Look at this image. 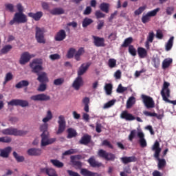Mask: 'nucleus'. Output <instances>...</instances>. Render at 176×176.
I'll return each instance as SVG.
<instances>
[{
	"label": "nucleus",
	"instance_id": "nucleus-28",
	"mask_svg": "<svg viewBox=\"0 0 176 176\" xmlns=\"http://www.w3.org/2000/svg\"><path fill=\"white\" fill-rule=\"evenodd\" d=\"M80 173L82 176H100L98 173L93 172L87 168H81Z\"/></svg>",
	"mask_w": 176,
	"mask_h": 176
},
{
	"label": "nucleus",
	"instance_id": "nucleus-13",
	"mask_svg": "<svg viewBox=\"0 0 176 176\" xmlns=\"http://www.w3.org/2000/svg\"><path fill=\"white\" fill-rule=\"evenodd\" d=\"M170 82H167V81H164V84H163V87L162 89L161 90V96L163 98L167 96V97H170V93L171 91L170 90Z\"/></svg>",
	"mask_w": 176,
	"mask_h": 176
},
{
	"label": "nucleus",
	"instance_id": "nucleus-5",
	"mask_svg": "<svg viewBox=\"0 0 176 176\" xmlns=\"http://www.w3.org/2000/svg\"><path fill=\"white\" fill-rule=\"evenodd\" d=\"M98 156L100 159H104L107 162H115L116 155L112 153H108L104 149H99L98 151Z\"/></svg>",
	"mask_w": 176,
	"mask_h": 176
},
{
	"label": "nucleus",
	"instance_id": "nucleus-52",
	"mask_svg": "<svg viewBox=\"0 0 176 176\" xmlns=\"http://www.w3.org/2000/svg\"><path fill=\"white\" fill-rule=\"evenodd\" d=\"M137 135V130L135 129H133L131 131L128 138H129V140L131 142H133V140H134V138Z\"/></svg>",
	"mask_w": 176,
	"mask_h": 176
},
{
	"label": "nucleus",
	"instance_id": "nucleus-24",
	"mask_svg": "<svg viewBox=\"0 0 176 176\" xmlns=\"http://www.w3.org/2000/svg\"><path fill=\"white\" fill-rule=\"evenodd\" d=\"M27 153L29 156H41L42 155V149L31 148L28 150Z\"/></svg>",
	"mask_w": 176,
	"mask_h": 176
},
{
	"label": "nucleus",
	"instance_id": "nucleus-25",
	"mask_svg": "<svg viewBox=\"0 0 176 176\" xmlns=\"http://www.w3.org/2000/svg\"><path fill=\"white\" fill-rule=\"evenodd\" d=\"M37 80H38L40 83H48L49 78L47 77V74H46V72H43L37 74Z\"/></svg>",
	"mask_w": 176,
	"mask_h": 176
},
{
	"label": "nucleus",
	"instance_id": "nucleus-35",
	"mask_svg": "<svg viewBox=\"0 0 176 176\" xmlns=\"http://www.w3.org/2000/svg\"><path fill=\"white\" fill-rule=\"evenodd\" d=\"M174 45V36H171L165 45V49L166 52H170L173 49V45Z\"/></svg>",
	"mask_w": 176,
	"mask_h": 176
},
{
	"label": "nucleus",
	"instance_id": "nucleus-64",
	"mask_svg": "<svg viewBox=\"0 0 176 176\" xmlns=\"http://www.w3.org/2000/svg\"><path fill=\"white\" fill-rule=\"evenodd\" d=\"M67 173L69 176H80L78 172H75L71 170H67Z\"/></svg>",
	"mask_w": 176,
	"mask_h": 176
},
{
	"label": "nucleus",
	"instance_id": "nucleus-46",
	"mask_svg": "<svg viewBox=\"0 0 176 176\" xmlns=\"http://www.w3.org/2000/svg\"><path fill=\"white\" fill-rule=\"evenodd\" d=\"M112 88H113L112 84L108 83L105 85L104 90L107 96H111V94H112Z\"/></svg>",
	"mask_w": 176,
	"mask_h": 176
},
{
	"label": "nucleus",
	"instance_id": "nucleus-14",
	"mask_svg": "<svg viewBox=\"0 0 176 176\" xmlns=\"http://www.w3.org/2000/svg\"><path fill=\"white\" fill-rule=\"evenodd\" d=\"M32 101H50V96L45 94L34 95L30 97Z\"/></svg>",
	"mask_w": 176,
	"mask_h": 176
},
{
	"label": "nucleus",
	"instance_id": "nucleus-49",
	"mask_svg": "<svg viewBox=\"0 0 176 176\" xmlns=\"http://www.w3.org/2000/svg\"><path fill=\"white\" fill-rule=\"evenodd\" d=\"M76 52V50L75 48H70L67 54V58H74V56H75V53Z\"/></svg>",
	"mask_w": 176,
	"mask_h": 176
},
{
	"label": "nucleus",
	"instance_id": "nucleus-30",
	"mask_svg": "<svg viewBox=\"0 0 176 176\" xmlns=\"http://www.w3.org/2000/svg\"><path fill=\"white\" fill-rule=\"evenodd\" d=\"M89 67H90V63H89L86 64L85 63L82 64L78 71V76H82V75H83L86 72V71L89 69Z\"/></svg>",
	"mask_w": 176,
	"mask_h": 176
},
{
	"label": "nucleus",
	"instance_id": "nucleus-22",
	"mask_svg": "<svg viewBox=\"0 0 176 176\" xmlns=\"http://www.w3.org/2000/svg\"><path fill=\"white\" fill-rule=\"evenodd\" d=\"M40 173L41 174H45L46 175H48V176H53L57 172H56V170L53 168L45 167V168H41Z\"/></svg>",
	"mask_w": 176,
	"mask_h": 176
},
{
	"label": "nucleus",
	"instance_id": "nucleus-32",
	"mask_svg": "<svg viewBox=\"0 0 176 176\" xmlns=\"http://www.w3.org/2000/svg\"><path fill=\"white\" fill-rule=\"evenodd\" d=\"M138 54L140 58H145L148 56V51L142 47H139L138 48Z\"/></svg>",
	"mask_w": 176,
	"mask_h": 176
},
{
	"label": "nucleus",
	"instance_id": "nucleus-1",
	"mask_svg": "<svg viewBox=\"0 0 176 176\" xmlns=\"http://www.w3.org/2000/svg\"><path fill=\"white\" fill-rule=\"evenodd\" d=\"M151 149L153 152H155L154 157H155V159L158 160V170H162V168H164V167H166L167 162H166L165 159H160V152H162V148H160V143H159L157 141H155Z\"/></svg>",
	"mask_w": 176,
	"mask_h": 176
},
{
	"label": "nucleus",
	"instance_id": "nucleus-16",
	"mask_svg": "<svg viewBox=\"0 0 176 176\" xmlns=\"http://www.w3.org/2000/svg\"><path fill=\"white\" fill-rule=\"evenodd\" d=\"M34 57V56H32L31 54H30L29 52H23L21 55V58L19 60V63L21 65H25V64H27V63H29L30 60H31V58Z\"/></svg>",
	"mask_w": 176,
	"mask_h": 176
},
{
	"label": "nucleus",
	"instance_id": "nucleus-9",
	"mask_svg": "<svg viewBox=\"0 0 176 176\" xmlns=\"http://www.w3.org/2000/svg\"><path fill=\"white\" fill-rule=\"evenodd\" d=\"M8 105H11V107H14V105H15L16 107L19 106L22 108H25V107H28V105H30V103L28 100L21 99H12L11 101L8 102Z\"/></svg>",
	"mask_w": 176,
	"mask_h": 176
},
{
	"label": "nucleus",
	"instance_id": "nucleus-37",
	"mask_svg": "<svg viewBox=\"0 0 176 176\" xmlns=\"http://www.w3.org/2000/svg\"><path fill=\"white\" fill-rule=\"evenodd\" d=\"M85 53V48L80 47L74 54V58L76 61H80V56Z\"/></svg>",
	"mask_w": 176,
	"mask_h": 176
},
{
	"label": "nucleus",
	"instance_id": "nucleus-61",
	"mask_svg": "<svg viewBox=\"0 0 176 176\" xmlns=\"http://www.w3.org/2000/svg\"><path fill=\"white\" fill-rule=\"evenodd\" d=\"M168 98H170V96H164V98H162V100L163 101H165V102H168L169 104L176 105V100H170Z\"/></svg>",
	"mask_w": 176,
	"mask_h": 176
},
{
	"label": "nucleus",
	"instance_id": "nucleus-29",
	"mask_svg": "<svg viewBox=\"0 0 176 176\" xmlns=\"http://www.w3.org/2000/svg\"><path fill=\"white\" fill-rule=\"evenodd\" d=\"M138 137L140 138L139 144L141 148H146L147 144H146V140L144 138L145 135H144V133L138 132Z\"/></svg>",
	"mask_w": 176,
	"mask_h": 176
},
{
	"label": "nucleus",
	"instance_id": "nucleus-63",
	"mask_svg": "<svg viewBox=\"0 0 176 176\" xmlns=\"http://www.w3.org/2000/svg\"><path fill=\"white\" fill-rule=\"evenodd\" d=\"M166 14H168V16H171V14L174 13V7L173 6L167 7L166 10Z\"/></svg>",
	"mask_w": 176,
	"mask_h": 176
},
{
	"label": "nucleus",
	"instance_id": "nucleus-21",
	"mask_svg": "<svg viewBox=\"0 0 176 176\" xmlns=\"http://www.w3.org/2000/svg\"><path fill=\"white\" fill-rule=\"evenodd\" d=\"M28 16V17L33 19L34 21H39V20L43 17V12L42 11H38L36 13L29 12Z\"/></svg>",
	"mask_w": 176,
	"mask_h": 176
},
{
	"label": "nucleus",
	"instance_id": "nucleus-6",
	"mask_svg": "<svg viewBox=\"0 0 176 176\" xmlns=\"http://www.w3.org/2000/svg\"><path fill=\"white\" fill-rule=\"evenodd\" d=\"M35 38L38 43H46V39H45V28L36 27Z\"/></svg>",
	"mask_w": 176,
	"mask_h": 176
},
{
	"label": "nucleus",
	"instance_id": "nucleus-31",
	"mask_svg": "<svg viewBox=\"0 0 176 176\" xmlns=\"http://www.w3.org/2000/svg\"><path fill=\"white\" fill-rule=\"evenodd\" d=\"M50 13L53 16H59L60 14H64L65 11L64 9L61 8H55L50 10Z\"/></svg>",
	"mask_w": 176,
	"mask_h": 176
},
{
	"label": "nucleus",
	"instance_id": "nucleus-56",
	"mask_svg": "<svg viewBox=\"0 0 176 176\" xmlns=\"http://www.w3.org/2000/svg\"><path fill=\"white\" fill-rule=\"evenodd\" d=\"M108 65L109 68H115L116 67V60L114 58L109 59Z\"/></svg>",
	"mask_w": 176,
	"mask_h": 176
},
{
	"label": "nucleus",
	"instance_id": "nucleus-48",
	"mask_svg": "<svg viewBox=\"0 0 176 176\" xmlns=\"http://www.w3.org/2000/svg\"><path fill=\"white\" fill-rule=\"evenodd\" d=\"M143 113L145 115V116H150L151 118H157V119H160V116H157V113L155 112L151 113L149 111H143Z\"/></svg>",
	"mask_w": 176,
	"mask_h": 176
},
{
	"label": "nucleus",
	"instance_id": "nucleus-59",
	"mask_svg": "<svg viewBox=\"0 0 176 176\" xmlns=\"http://www.w3.org/2000/svg\"><path fill=\"white\" fill-rule=\"evenodd\" d=\"M95 16L96 19H104L105 14L102 13L100 10H96L95 12Z\"/></svg>",
	"mask_w": 176,
	"mask_h": 176
},
{
	"label": "nucleus",
	"instance_id": "nucleus-58",
	"mask_svg": "<svg viewBox=\"0 0 176 176\" xmlns=\"http://www.w3.org/2000/svg\"><path fill=\"white\" fill-rule=\"evenodd\" d=\"M0 142H3L6 144H9V142H12V138L8 136L0 138Z\"/></svg>",
	"mask_w": 176,
	"mask_h": 176
},
{
	"label": "nucleus",
	"instance_id": "nucleus-36",
	"mask_svg": "<svg viewBox=\"0 0 176 176\" xmlns=\"http://www.w3.org/2000/svg\"><path fill=\"white\" fill-rule=\"evenodd\" d=\"M171 64H173V58H166L163 60L162 62V68L163 69H166L167 68H168V67H170V65H171Z\"/></svg>",
	"mask_w": 176,
	"mask_h": 176
},
{
	"label": "nucleus",
	"instance_id": "nucleus-60",
	"mask_svg": "<svg viewBox=\"0 0 176 176\" xmlns=\"http://www.w3.org/2000/svg\"><path fill=\"white\" fill-rule=\"evenodd\" d=\"M47 87V85H46V82H41L40 84L39 87H38L37 90L38 91H45Z\"/></svg>",
	"mask_w": 176,
	"mask_h": 176
},
{
	"label": "nucleus",
	"instance_id": "nucleus-20",
	"mask_svg": "<svg viewBox=\"0 0 176 176\" xmlns=\"http://www.w3.org/2000/svg\"><path fill=\"white\" fill-rule=\"evenodd\" d=\"M67 38V33H65V30H59L54 36V39L56 42H61L64 41Z\"/></svg>",
	"mask_w": 176,
	"mask_h": 176
},
{
	"label": "nucleus",
	"instance_id": "nucleus-45",
	"mask_svg": "<svg viewBox=\"0 0 176 176\" xmlns=\"http://www.w3.org/2000/svg\"><path fill=\"white\" fill-rule=\"evenodd\" d=\"M79 151L76 148H71L69 150H67L65 151L63 155V156H68V155H74L75 153H78Z\"/></svg>",
	"mask_w": 176,
	"mask_h": 176
},
{
	"label": "nucleus",
	"instance_id": "nucleus-8",
	"mask_svg": "<svg viewBox=\"0 0 176 176\" xmlns=\"http://www.w3.org/2000/svg\"><path fill=\"white\" fill-rule=\"evenodd\" d=\"M53 119V114L52 113V111L50 110H48L47 111V115L45 118L43 119V122L44 124L40 126V131H43L44 134L47 131V127H49V124H47V122L50 120H52Z\"/></svg>",
	"mask_w": 176,
	"mask_h": 176
},
{
	"label": "nucleus",
	"instance_id": "nucleus-4",
	"mask_svg": "<svg viewBox=\"0 0 176 176\" xmlns=\"http://www.w3.org/2000/svg\"><path fill=\"white\" fill-rule=\"evenodd\" d=\"M30 67L32 69L33 74L39 75L41 71H43V67H42V60L40 59H34L30 64Z\"/></svg>",
	"mask_w": 176,
	"mask_h": 176
},
{
	"label": "nucleus",
	"instance_id": "nucleus-39",
	"mask_svg": "<svg viewBox=\"0 0 176 176\" xmlns=\"http://www.w3.org/2000/svg\"><path fill=\"white\" fill-rule=\"evenodd\" d=\"M94 22V21H93V19L90 18H85L82 23V28H87V27H89V25H90V24H92V23Z\"/></svg>",
	"mask_w": 176,
	"mask_h": 176
},
{
	"label": "nucleus",
	"instance_id": "nucleus-38",
	"mask_svg": "<svg viewBox=\"0 0 176 176\" xmlns=\"http://www.w3.org/2000/svg\"><path fill=\"white\" fill-rule=\"evenodd\" d=\"M99 8L102 12H104V13H109V3H102Z\"/></svg>",
	"mask_w": 176,
	"mask_h": 176
},
{
	"label": "nucleus",
	"instance_id": "nucleus-51",
	"mask_svg": "<svg viewBox=\"0 0 176 176\" xmlns=\"http://www.w3.org/2000/svg\"><path fill=\"white\" fill-rule=\"evenodd\" d=\"M65 82L64 78H56L54 80V86H61Z\"/></svg>",
	"mask_w": 176,
	"mask_h": 176
},
{
	"label": "nucleus",
	"instance_id": "nucleus-23",
	"mask_svg": "<svg viewBox=\"0 0 176 176\" xmlns=\"http://www.w3.org/2000/svg\"><path fill=\"white\" fill-rule=\"evenodd\" d=\"M81 86H83V78L82 76H78L74 81L72 87L75 90H79Z\"/></svg>",
	"mask_w": 176,
	"mask_h": 176
},
{
	"label": "nucleus",
	"instance_id": "nucleus-7",
	"mask_svg": "<svg viewBox=\"0 0 176 176\" xmlns=\"http://www.w3.org/2000/svg\"><path fill=\"white\" fill-rule=\"evenodd\" d=\"M159 12H160V8H157L151 11H148L145 15L142 16V23H143V24L149 23L151 21V18L157 16Z\"/></svg>",
	"mask_w": 176,
	"mask_h": 176
},
{
	"label": "nucleus",
	"instance_id": "nucleus-40",
	"mask_svg": "<svg viewBox=\"0 0 176 176\" xmlns=\"http://www.w3.org/2000/svg\"><path fill=\"white\" fill-rule=\"evenodd\" d=\"M12 155L18 163H23V162L25 160V158L24 157V156L19 155V154L16 151H14Z\"/></svg>",
	"mask_w": 176,
	"mask_h": 176
},
{
	"label": "nucleus",
	"instance_id": "nucleus-10",
	"mask_svg": "<svg viewBox=\"0 0 176 176\" xmlns=\"http://www.w3.org/2000/svg\"><path fill=\"white\" fill-rule=\"evenodd\" d=\"M58 128L56 131V134H61L65 131V127L67 126V122H65V117L64 116L60 115L58 117Z\"/></svg>",
	"mask_w": 176,
	"mask_h": 176
},
{
	"label": "nucleus",
	"instance_id": "nucleus-12",
	"mask_svg": "<svg viewBox=\"0 0 176 176\" xmlns=\"http://www.w3.org/2000/svg\"><path fill=\"white\" fill-rule=\"evenodd\" d=\"M41 146H47V145H50L52 144H54V142H56V138H50L47 137V135L46 133H43L41 134Z\"/></svg>",
	"mask_w": 176,
	"mask_h": 176
},
{
	"label": "nucleus",
	"instance_id": "nucleus-18",
	"mask_svg": "<svg viewBox=\"0 0 176 176\" xmlns=\"http://www.w3.org/2000/svg\"><path fill=\"white\" fill-rule=\"evenodd\" d=\"M12 148L10 146L5 147L4 148H0V157L4 159H8L10 153H12Z\"/></svg>",
	"mask_w": 176,
	"mask_h": 176
},
{
	"label": "nucleus",
	"instance_id": "nucleus-57",
	"mask_svg": "<svg viewBox=\"0 0 176 176\" xmlns=\"http://www.w3.org/2000/svg\"><path fill=\"white\" fill-rule=\"evenodd\" d=\"M153 39H155V33L153 32H150L147 36L146 41L150 42V43H152V42H153Z\"/></svg>",
	"mask_w": 176,
	"mask_h": 176
},
{
	"label": "nucleus",
	"instance_id": "nucleus-27",
	"mask_svg": "<svg viewBox=\"0 0 176 176\" xmlns=\"http://www.w3.org/2000/svg\"><path fill=\"white\" fill-rule=\"evenodd\" d=\"M121 162L123 164H129V163H135L137 162V157L135 156L131 157H121Z\"/></svg>",
	"mask_w": 176,
	"mask_h": 176
},
{
	"label": "nucleus",
	"instance_id": "nucleus-44",
	"mask_svg": "<svg viewBox=\"0 0 176 176\" xmlns=\"http://www.w3.org/2000/svg\"><path fill=\"white\" fill-rule=\"evenodd\" d=\"M133 43V38L132 37H129L125 38L124 41V43L121 45V47H128V46H130Z\"/></svg>",
	"mask_w": 176,
	"mask_h": 176
},
{
	"label": "nucleus",
	"instance_id": "nucleus-41",
	"mask_svg": "<svg viewBox=\"0 0 176 176\" xmlns=\"http://www.w3.org/2000/svg\"><path fill=\"white\" fill-rule=\"evenodd\" d=\"M13 49V47L10 45H6L0 51V54H8L10 50Z\"/></svg>",
	"mask_w": 176,
	"mask_h": 176
},
{
	"label": "nucleus",
	"instance_id": "nucleus-62",
	"mask_svg": "<svg viewBox=\"0 0 176 176\" xmlns=\"http://www.w3.org/2000/svg\"><path fill=\"white\" fill-rule=\"evenodd\" d=\"M117 35H118V33L116 32L111 33L108 36V39H110V41H116V38H118Z\"/></svg>",
	"mask_w": 176,
	"mask_h": 176
},
{
	"label": "nucleus",
	"instance_id": "nucleus-2",
	"mask_svg": "<svg viewBox=\"0 0 176 176\" xmlns=\"http://www.w3.org/2000/svg\"><path fill=\"white\" fill-rule=\"evenodd\" d=\"M1 133L4 134V135H14L15 137H23L28 134V131H27L19 130L13 127L3 129Z\"/></svg>",
	"mask_w": 176,
	"mask_h": 176
},
{
	"label": "nucleus",
	"instance_id": "nucleus-47",
	"mask_svg": "<svg viewBox=\"0 0 176 176\" xmlns=\"http://www.w3.org/2000/svg\"><path fill=\"white\" fill-rule=\"evenodd\" d=\"M146 10V6L144 5L143 6L139 7V8L134 12L135 16H140L143 12H145Z\"/></svg>",
	"mask_w": 176,
	"mask_h": 176
},
{
	"label": "nucleus",
	"instance_id": "nucleus-19",
	"mask_svg": "<svg viewBox=\"0 0 176 176\" xmlns=\"http://www.w3.org/2000/svg\"><path fill=\"white\" fill-rule=\"evenodd\" d=\"M121 119H124L126 122H131L135 120V117L133 114L129 113L127 111H123L120 114Z\"/></svg>",
	"mask_w": 176,
	"mask_h": 176
},
{
	"label": "nucleus",
	"instance_id": "nucleus-43",
	"mask_svg": "<svg viewBox=\"0 0 176 176\" xmlns=\"http://www.w3.org/2000/svg\"><path fill=\"white\" fill-rule=\"evenodd\" d=\"M67 138H74V137H76V135H78L76 131L72 128H69L67 129Z\"/></svg>",
	"mask_w": 176,
	"mask_h": 176
},
{
	"label": "nucleus",
	"instance_id": "nucleus-26",
	"mask_svg": "<svg viewBox=\"0 0 176 176\" xmlns=\"http://www.w3.org/2000/svg\"><path fill=\"white\" fill-rule=\"evenodd\" d=\"M91 142V136L89 134L84 135L79 140V144L81 145H89Z\"/></svg>",
	"mask_w": 176,
	"mask_h": 176
},
{
	"label": "nucleus",
	"instance_id": "nucleus-55",
	"mask_svg": "<svg viewBox=\"0 0 176 176\" xmlns=\"http://www.w3.org/2000/svg\"><path fill=\"white\" fill-rule=\"evenodd\" d=\"M12 79H13V74H12V73H10V72L7 73L6 75L5 81L3 82V85H6V83H8V82L12 80Z\"/></svg>",
	"mask_w": 176,
	"mask_h": 176
},
{
	"label": "nucleus",
	"instance_id": "nucleus-3",
	"mask_svg": "<svg viewBox=\"0 0 176 176\" xmlns=\"http://www.w3.org/2000/svg\"><path fill=\"white\" fill-rule=\"evenodd\" d=\"M28 21V19H27V15L23 12H16L14 14L12 20L10 21V25H13L14 23H17L18 24H24Z\"/></svg>",
	"mask_w": 176,
	"mask_h": 176
},
{
	"label": "nucleus",
	"instance_id": "nucleus-53",
	"mask_svg": "<svg viewBox=\"0 0 176 176\" xmlns=\"http://www.w3.org/2000/svg\"><path fill=\"white\" fill-rule=\"evenodd\" d=\"M102 146H107V148H109L110 149H113V145L111 144V142L108 141L107 140H104L102 142Z\"/></svg>",
	"mask_w": 176,
	"mask_h": 176
},
{
	"label": "nucleus",
	"instance_id": "nucleus-42",
	"mask_svg": "<svg viewBox=\"0 0 176 176\" xmlns=\"http://www.w3.org/2000/svg\"><path fill=\"white\" fill-rule=\"evenodd\" d=\"M134 104H135V98H134V96H131L126 101V108L130 109Z\"/></svg>",
	"mask_w": 176,
	"mask_h": 176
},
{
	"label": "nucleus",
	"instance_id": "nucleus-33",
	"mask_svg": "<svg viewBox=\"0 0 176 176\" xmlns=\"http://www.w3.org/2000/svg\"><path fill=\"white\" fill-rule=\"evenodd\" d=\"M30 86V82L28 80H23L16 84L15 87L16 89H23V87H27Z\"/></svg>",
	"mask_w": 176,
	"mask_h": 176
},
{
	"label": "nucleus",
	"instance_id": "nucleus-50",
	"mask_svg": "<svg viewBox=\"0 0 176 176\" xmlns=\"http://www.w3.org/2000/svg\"><path fill=\"white\" fill-rule=\"evenodd\" d=\"M127 87H123L122 84H119L116 91L117 93H119L120 94H122V93H124V91H127Z\"/></svg>",
	"mask_w": 176,
	"mask_h": 176
},
{
	"label": "nucleus",
	"instance_id": "nucleus-15",
	"mask_svg": "<svg viewBox=\"0 0 176 176\" xmlns=\"http://www.w3.org/2000/svg\"><path fill=\"white\" fill-rule=\"evenodd\" d=\"M92 38L94 46H96V47H105V38L97 36H92Z\"/></svg>",
	"mask_w": 176,
	"mask_h": 176
},
{
	"label": "nucleus",
	"instance_id": "nucleus-54",
	"mask_svg": "<svg viewBox=\"0 0 176 176\" xmlns=\"http://www.w3.org/2000/svg\"><path fill=\"white\" fill-rule=\"evenodd\" d=\"M129 53H130L131 56H133V57L137 56V50L134 48L133 45L129 46Z\"/></svg>",
	"mask_w": 176,
	"mask_h": 176
},
{
	"label": "nucleus",
	"instance_id": "nucleus-34",
	"mask_svg": "<svg viewBox=\"0 0 176 176\" xmlns=\"http://www.w3.org/2000/svg\"><path fill=\"white\" fill-rule=\"evenodd\" d=\"M50 163L56 168H63L64 167V163L58 160H50Z\"/></svg>",
	"mask_w": 176,
	"mask_h": 176
},
{
	"label": "nucleus",
	"instance_id": "nucleus-17",
	"mask_svg": "<svg viewBox=\"0 0 176 176\" xmlns=\"http://www.w3.org/2000/svg\"><path fill=\"white\" fill-rule=\"evenodd\" d=\"M87 162L91 167H93V168H98L99 167H102V163L96 160V157L94 156L89 157V159L87 160Z\"/></svg>",
	"mask_w": 176,
	"mask_h": 176
},
{
	"label": "nucleus",
	"instance_id": "nucleus-11",
	"mask_svg": "<svg viewBox=\"0 0 176 176\" xmlns=\"http://www.w3.org/2000/svg\"><path fill=\"white\" fill-rule=\"evenodd\" d=\"M142 98L143 103L147 109L155 108V101H153V98H152L151 96L142 95Z\"/></svg>",
	"mask_w": 176,
	"mask_h": 176
}]
</instances>
